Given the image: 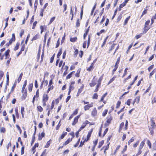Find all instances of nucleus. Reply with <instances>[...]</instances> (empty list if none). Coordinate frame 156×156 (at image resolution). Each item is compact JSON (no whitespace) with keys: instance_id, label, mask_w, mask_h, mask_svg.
<instances>
[{"instance_id":"nucleus-1","label":"nucleus","mask_w":156,"mask_h":156,"mask_svg":"<svg viewBox=\"0 0 156 156\" xmlns=\"http://www.w3.org/2000/svg\"><path fill=\"white\" fill-rule=\"evenodd\" d=\"M16 38L15 34H12V37L11 39L9 40V42L6 44V45L7 46H9L11 44L12 42L15 41Z\"/></svg>"},{"instance_id":"nucleus-2","label":"nucleus","mask_w":156,"mask_h":156,"mask_svg":"<svg viewBox=\"0 0 156 156\" xmlns=\"http://www.w3.org/2000/svg\"><path fill=\"white\" fill-rule=\"evenodd\" d=\"M49 97L47 94H44L43 97L42 102L43 103V106H45L46 105V102L48 101Z\"/></svg>"},{"instance_id":"nucleus-3","label":"nucleus","mask_w":156,"mask_h":156,"mask_svg":"<svg viewBox=\"0 0 156 156\" xmlns=\"http://www.w3.org/2000/svg\"><path fill=\"white\" fill-rule=\"evenodd\" d=\"M22 95L21 96V99L22 100H25L27 96V92L26 90H25V91H22Z\"/></svg>"},{"instance_id":"nucleus-4","label":"nucleus","mask_w":156,"mask_h":156,"mask_svg":"<svg viewBox=\"0 0 156 156\" xmlns=\"http://www.w3.org/2000/svg\"><path fill=\"white\" fill-rule=\"evenodd\" d=\"M154 118H152L151 119V126L150 127H151L152 128L154 129L155 127V122L154 120Z\"/></svg>"},{"instance_id":"nucleus-5","label":"nucleus","mask_w":156,"mask_h":156,"mask_svg":"<svg viewBox=\"0 0 156 156\" xmlns=\"http://www.w3.org/2000/svg\"><path fill=\"white\" fill-rule=\"evenodd\" d=\"M93 104L91 103L90 104H89L85 105L84 106V109L85 111H87L90 108L92 107L93 106Z\"/></svg>"},{"instance_id":"nucleus-6","label":"nucleus","mask_w":156,"mask_h":156,"mask_svg":"<svg viewBox=\"0 0 156 156\" xmlns=\"http://www.w3.org/2000/svg\"><path fill=\"white\" fill-rule=\"evenodd\" d=\"M97 110L96 108H94L92 110L91 112V115L93 116L94 117L97 115Z\"/></svg>"},{"instance_id":"nucleus-7","label":"nucleus","mask_w":156,"mask_h":156,"mask_svg":"<svg viewBox=\"0 0 156 156\" xmlns=\"http://www.w3.org/2000/svg\"><path fill=\"white\" fill-rule=\"evenodd\" d=\"M80 115L77 116L76 117H75L74 119V121L72 123V125L74 126L75 125L77 122L78 119L80 117Z\"/></svg>"},{"instance_id":"nucleus-8","label":"nucleus","mask_w":156,"mask_h":156,"mask_svg":"<svg viewBox=\"0 0 156 156\" xmlns=\"http://www.w3.org/2000/svg\"><path fill=\"white\" fill-rule=\"evenodd\" d=\"M45 133L44 132H42L41 134L39 135L38 139L39 140H41L43 137L45 136Z\"/></svg>"},{"instance_id":"nucleus-9","label":"nucleus","mask_w":156,"mask_h":156,"mask_svg":"<svg viewBox=\"0 0 156 156\" xmlns=\"http://www.w3.org/2000/svg\"><path fill=\"white\" fill-rule=\"evenodd\" d=\"M72 140V138H69L63 144V146H66L69 144Z\"/></svg>"},{"instance_id":"nucleus-10","label":"nucleus","mask_w":156,"mask_h":156,"mask_svg":"<svg viewBox=\"0 0 156 156\" xmlns=\"http://www.w3.org/2000/svg\"><path fill=\"white\" fill-rule=\"evenodd\" d=\"M112 120V117L111 116H110L109 117H108L107 118V120L106 121L107 123L108 124V125L111 122Z\"/></svg>"},{"instance_id":"nucleus-11","label":"nucleus","mask_w":156,"mask_h":156,"mask_svg":"<svg viewBox=\"0 0 156 156\" xmlns=\"http://www.w3.org/2000/svg\"><path fill=\"white\" fill-rule=\"evenodd\" d=\"M87 122H88V121H87L85 123H83L82 124L81 126L80 127V129H79V131H80L81 130L83 129L85 127V126H86V125L87 124Z\"/></svg>"},{"instance_id":"nucleus-12","label":"nucleus","mask_w":156,"mask_h":156,"mask_svg":"<svg viewBox=\"0 0 156 156\" xmlns=\"http://www.w3.org/2000/svg\"><path fill=\"white\" fill-rule=\"evenodd\" d=\"M20 46V43L19 42H17L16 44V46H15L14 50L15 51L17 50H18L19 48V47Z\"/></svg>"},{"instance_id":"nucleus-13","label":"nucleus","mask_w":156,"mask_h":156,"mask_svg":"<svg viewBox=\"0 0 156 156\" xmlns=\"http://www.w3.org/2000/svg\"><path fill=\"white\" fill-rule=\"evenodd\" d=\"M27 84V80H25L24 81V83L23 84V86L22 87V91H25V90H24L25 88V87L26 86Z\"/></svg>"},{"instance_id":"nucleus-14","label":"nucleus","mask_w":156,"mask_h":156,"mask_svg":"<svg viewBox=\"0 0 156 156\" xmlns=\"http://www.w3.org/2000/svg\"><path fill=\"white\" fill-rule=\"evenodd\" d=\"M144 141H142L140 144L139 148V149L140 150H141L143 148L144 145Z\"/></svg>"},{"instance_id":"nucleus-15","label":"nucleus","mask_w":156,"mask_h":156,"mask_svg":"<svg viewBox=\"0 0 156 156\" xmlns=\"http://www.w3.org/2000/svg\"><path fill=\"white\" fill-rule=\"evenodd\" d=\"M33 86V84L32 83H31V84H30L29 85L28 90L30 92L31 91L32 89Z\"/></svg>"},{"instance_id":"nucleus-16","label":"nucleus","mask_w":156,"mask_h":156,"mask_svg":"<svg viewBox=\"0 0 156 156\" xmlns=\"http://www.w3.org/2000/svg\"><path fill=\"white\" fill-rule=\"evenodd\" d=\"M98 142V140H96L94 142V146L92 149V151H94V150L95 149V148L96 147V146L97 145Z\"/></svg>"},{"instance_id":"nucleus-17","label":"nucleus","mask_w":156,"mask_h":156,"mask_svg":"<svg viewBox=\"0 0 156 156\" xmlns=\"http://www.w3.org/2000/svg\"><path fill=\"white\" fill-rule=\"evenodd\" d=\"M126 4L124 2L122 3V4H121L119 6V11H120L121 10V8H123V7H124L125 5H126Z\"/></svg>"},{"instance_id":"nucleus-18","label":"nucleus","mask_w":156,"mask_h":156,"mask_svg":"<svg viewBox=\"0 0 156 156\" xmlns=\"http://www.w3.org/2000/svg\"><path fill=\"white\" fill-rule=\"evenodd\" d=\"M156 71V69H154L150 73L149 78H151L152 75H153Z\"/></svg>"},{"instance_id":"nucleus-19","label":"nucleus","mask_w":156,"mask_h":156,"mask_svg":"<svg viewBox=\"0 0 156 156\" xmlns=\"http://www.w3.org/2000/svg\"><path fill=\"white\" fill-rule=\"evenodd\" d=\"M51 141V140H50L47 142L46 145L44 147L45 148H47L49 147L50 145Z\"/></svg>"},{"instance_id":"nucleus-20","label":"nucleus","mask_w":156,"mask_h":156,"mask_svg":"<svg viewBox=\"0 0 156 156\" xmlns=\"http://www.w3.org/2000/svg\"><path fill=\"white\" fill-rule=\"evenodd\" d=\"M149 29V28L147 26H145L144 27V30L143 32V33H145L147 31V30Z\"/></svg>"},{"instance_id":"nucleus-21","label":"nucleus","mask_w":156,"mask_h":156,"mask_svg":"<svg viewBox=\"0 0 156 156\" xmlns=\"http://www.w3.org/2000/svg\"><path fill=\"white\" fill-rule=\"evenodd\" d=\"M103 75H102L99 78V79L98 81V84H99V85H100L101 81H102V80L103 79Z\"/></svg>"},{"instance_id":"nucleus-22","label":"nucleus","mask_w":156,"mask_h":156,"mask_svg":"<svg viewBox=\"0 0 156 156\" xmlns=\"http://www.w3.org/2000/svg\"><path fill=\"white\" fill-rule=\"evenodd\" d=\"M9 50H7L5 53V55L6 57L5 59H6L8 55H9Z\"/></svg>"},{"instance_id":"nucleus-23","label":"nucleus","mask_w":156,"mask_h":156,"mask_svg":"<svg viewBox=\"0 0 156 156\" xmlns=\"http://www.w3.org/2000/svg\"><path fill=\"white\" fill-rule=\"evenodd\" d=\"M15 112L16 117L18 119L19 118V115H18V109H17V107H16V108H15Z\"/></svg>"},{"instance_id":"nucleus-24","label":"nucleus","mask_w":156,"mask_h":156,"mask_svg":"<svg viewBox=\"0 0 156 156\" xmlns=\"http://www.w3.org/2000/svg\"><path fill=\"white\" fill-rule=\"evenodd\" d=\"M77 40L76 37H71L70 38V41L72 42H74Z\"/></svg>"},{"instance_id":"nucleus-25","label":"nucleus","mask_w":156,"mask_h":156,"mask_svg":"<svg viewBox=\"0 0 156 156\" xmlns=\"http://www.w3.org/2000/svg\"><path fill=\"white\" fill-rule=\"evenodd\" d=\"M80 69H79L77 71L76 73L75 74V76L77 77H78L80 76Z\"/></svg>"},{"instance_id":"nucleus-26","label":"nucleus","mask_w":156,"mask_h":156,"mask_svg":"<svg viewBox=\"0 0 156 156\" xmlns=\"http://www.w3.org/2000/svg\"><path fill=\"white\" fill-rule=\"evenodd\" d=\"M130 16H128V17H127L126 19V20H125V22H124V25H126V24L128 22L129 20L130 19Z\"/></svg>"},{"instance_id":"nucleus-27","label":"nucleus","mask_w":156,"mask_h":156,"mask_svg":"<svg viewBox=\"0 0 156 156\" xmlns=\"http://www.w3.org/2000/svg\"><path fill=\"white\" fill-rule=\"evenodd\" d=\"M140 100V97H136L135 99V101H134L133 104H134V102L135 101H137V103H138L139 101Z\"/></svg>"},{"instance_id":"nucleus-28","label":"nucleus","mask_w":156,"mask_h":156,"mask_svg":"<svg viewBox=\"0 0 156 156\" xmlns=\"http://www.w3.org/2000/svg\"><path fill=\"white\" fill-rule=\"evenodd\" d=\"M94 65H93V64H91V65L90 66V67L88 68L87 69V71H90L92 70V69H93Z\"/></svg>"},{"instance_id":"nucleus-29","label":"nucleus","mask_w":156,"mask_h":156,"mask_svg":"<svg viewBox=\"0 0 156 156\" xmlns=\"http://www.w3.org/2000/svg\"><path fill=\"white\" fill-rule=\"evenodd\" d=\"M147 143L149 147V148H151V144L150 141L149 140H147Z\"/></svg>"},{"instance_id":"nucleus-30","label":"nucleus","mask_w":156,"mask_h":156,"mask_svg":"<svg viewBox=\"0 0 156 156\" xmlns=\"http://www.w3.org/2000/svg\"><path fill=\"white\" fill-rule=\"evenodd\" d=\"M55 17H53L51 18L50 21L49 23L48 24V25H50L51 23L54 20H55Z\"/></svg>"},{"instance_id":"nucleus-31","label":"nucleus","mask_w":156,"mask_h":156,"mask_svg":"<svg viewBox=\"0 0 156 156\" xmlns=\"http://www.w3.org/2000/svg\"><path fill=\"white\" fill-rule=\"evenodd\" d=\"M96 84V83L95 81H94V80H93L91 83H90V85L91 87H92L94 86Z\"/></svg>"},{"instance_id":"nucleus-32","label":"nucleus","mask_w":156,"mask_h":156,"mask_svg":"<svg viewBox=\"0 0 156 156\" xmlns=\"http://www.w3.org/2000/svg\"><path fill=\"white\" fill-rule=\"evenodd\" d=\"M107 93H105L102 97L100 101H102L104 100V98L107 95Z\"/></svg>"},{"instance_id":"nucleus-33","label":"nucleus","mask_w":156,"mask_h":156,"mask_svg":"<svg viewBox=\"0 0 156 156\" xmlns=\"http://www.w3.org/2000/svg\"><path fill=\"white\" fill-rule=\"evenodd\" d=\"M0 131L1 132L4 133L5 131V129L3 127H1L0 128Z\"/></svg>"},{"instance_id":"nucleus-34","label":"nucleus","mask_w":156,"mask_h":156,"mask_svg":"<svg viewBox=\"0 0 156 156\" xmlns=\"http://www.w3.org/2000/svg\"><path fill=\"white\" fill-rule=\"evenodd\" d=\"M92 130H91V131L90 132L88 133L87 136V140L89 139V138L91 136V133L92 132Z\"/></svg>"},{"instance_id":"nucleus-35","label":"nucleus","mask_w":156,"mask_h":156,"mask_svg":"<svg viewBox=\"0 0 156 156\" xmlns=\"http://www.w3.org/2000/svg\"><path fill=\"white\" fill-rule=\"evenodd\" d=\"M73 72H74V71L72 72L71 73H70L69 74H68L66 77V79H68L70 78L72 76V75L73 73Z\"/></svg>"},{"instance_id":"nucleus-36","label":"nucleus","mask_w":156,"mask_h":156,"mask_svg":"<svg viewBox=\"0 0 156 156\" xmlns=\"http://www.w3.org/2000/svg\"><path fill=\"white\" fill-rule=\"evenodd\" d=\"M108 111V110L107 109L105 110L103 112L102 116L104 117L107 114Z\"/></svg>"},{"instance_id":"nucleus-37","label":"nucleus","mask_w":156,"mask_h":156,"mask_svg":"<svg viewBox=\"0 0 156 156\" xmlns=\"http://www.w3.org/2000/svg\"><path fill=\"white\" fill-rule=\"evenodd\" d=\"M62 53V49H61L59 51V52L58 53L57 55V57L58 58L59 56H60L61 54Z\"/></svg>"},{"instance_id":"nucleus-38","label":"nucleus","mask_w":156,"mask_h":156,"mask_svg":"<svg viewBox=\"0 0 156 156\" xmlns=\"http://www.w3.org/2000/svg\"><path fill=\"white\" fill-rule=\"evenodd\" d=\"M131 77V75H129L123 81V83H125V82L128 79L130 78Z\"/></svg>"},{"instance_id":"nucleus-39","label":"nucleus","mask_w":156,"mask_h":156,"mask_svg":"<svg viewBox=\"0 0 156 156\" xmlns=\"http://www.w3.org/2000/svg\"><path fill=\"white\" fill-rule=\"evenodd\" d=\"M105 16H103V18H102V20H101V21H100V25H101L103 23V22L105 20Z\"/></svg>"},{"instance_id":"nucleus-40","label":"nucleus","mask_w":156,"mask_h":156,"mask_svg":"<svg viewBox=\"0 0 156 156\" xmlns=\"http://www.w3.org/2000/svg\"><path fill=\"white\" fill-rule=\"evenodd\" d=\"M134 141V139L133 137H132L129 140L128 144V145H130V144Z\"/></svg>"},{"instance_id":"nucleus-41","label":"nucleus","mask_w":156,"mask_h":156,"mask_svg":"<svg viewBox=\"0 0 156 156\" xmlns=\"http://www.w3.org/2000/svg\"><path fill=\"white\" fill-rule=\"evenodd\" d=\"M115 78V77H113L109 81L108 85H109V84H110L114 80Z\"/></svg>"},{"instance_id":"nucleus-42","label":"nucleus","mask_w":156,"mask_h":156,"mask_svg":"<svg viewBox=\"0 0 156 156\" xmlns=\"http://www.w3.org/2000/svg\"><path fill=\"white\" fill-rule=\"evenodd\" d=\"M67 133V132L63 133L62 134L60 137V138L61 139H62L66 135Z\"/></svg>"},{"instance_id":"nucleus-43","label":"nucleus","mask_w":156,"mask_h":156,"mask_svg":"<svg viewBox=\"0 0 156 156\" xmlns=\"http://www.w3.org/2000/svg\"><path fill=\"white\" fill-rule=\"evenodd\" d=\"M128 69L127 68H126L125 69V70H124V74L122 76V78H123L125 76L126 74V73H127V70H128Z\"/></svg>"},{"instance_id":"nucleus-44","label":"nucleus","mask_w":156,"mask_h":156,"mask_svg":"<svg viewBox=\"0 0 156 156\" xmlns=\"http://www.w3.org/2000/svg\"><path fill=\"white\" fill-rule=\"evenodd\" d=\"M103 143H104V142H103V141H101L100 142H99V143L98 146V148H100V147H101L103 144Z\"/></svg>"},{"instance_id":"nucleus-45","label":"nucleus","mask_w":156,"mask_h":156,"mask_svg":"<svg viewBox=\"0 0 156 156\" xmlns=\"http://www.w3.org/2000/svg\"><path fill=\"white\" fill-rule=\"evenodd\" d=\"M154 66V65H152L150 66L148 68V70L149 72H150V71L153 69Z\"/></svg>"},{"instance_id":"nucleus-46","label":"nucleus","mask_w":156,"mask_h":156,"mask_svg":"<svg viewBox=\"0 0 156 156\" xmlns=\"http://www.w3.org/2000/svg\"><path fill=\"white\" fill-rule=\"evenodd\" d=\"M37 3H38V0H35V3L34 4V6L35 7V9H36L37 6Z\"/></svg>"},{"instance_id":"nucleus-47","label":"nucleus","mask_w":156,"mask_h":156,"mask_svg":"<svg viewBox=\"0 0 156 156\" xmlns=\"http://www.w3.org/2000/svg\"><path fill=\"white\" fill-rule=\"evenodd\" d=\"M121 104V102L120 101H118L117 104H116V108H118L120 105Z\"/></svg>"},{"instance_id":"nucleus-48","label":"nucleus","mask_w":156,"mask_h":156,"mask_svg":"<svg viewBox=\"0 0 156 156\" xmlns=\"http://www.w3.org/2000/svg\"><path fill=\"white\" fill-rule=\"evenodd\" d=\"M98 97V95L97 93H95L93 96V99H97Z\"/></svg>"},{"instance_id":"nucleus-49","label":"nucleus","mask_w":156,"mask_h":156,"mask_svg":"<svg viewBox=\"0 0 156 156\" xmlns=\"http://www.w3.org/2000/svg\"><path fill=\"white\" fill-rule=\"evenodd\" d=\"M37 109L39 111L41 112L43 110V108L40 106H39L37 107Z\"/></svg>"},{"instance_id":"nucleus-50","label":"nucleus","mask_w":156,"mask_h":156,"mask_svg":"<svg viewBox=\"0 0 156 156\" xmlns=\"http://www.w3.org/2000/svg\"><path fill=\"white\" fill-rule=\"evenodd\" d=\"M44 9H41L40 15L42 17L43 15V12L44 11Z\"/></svg>"},{"instance_id":"nucleus-51","label":"nucleus","mask_w":156,"mask_h":156,"mask_svg":"<svg viewBox=\"0 0 156 156\" xmlns=\"http://www.w3.org/2000/svg\"><path fill=\"white\" fill-rule=\"evenodd\" d=\"M4 74L3 72L1 71H0V80H1L2 77L3 76Z\"/></svg>"},{"instance_id":"nucleus-52","label":"nucleus","mask_w":156,"mask_h":156,"mask_svg":"<svg viewBox=\"0 0 156 156\" xmlns=\"http://www.w3.org/2000/svg\"><path fill=\"white\" fill-rule=\"evenodd\" d=\"M7 82L8 84L9 82V75L8 73L7 72L6 74Z\"/></svg>"},{"instance_id":"nucleus-53","label":"nucleus","mask_w":156,"mask_h":156,"mask_svg":"<svg viewBox=\"0 0 156 156\" xmlns=\"http://www.w3.org/2000/svg\"><path fill=\"white\" fill-rule=\"evenodd\" d=\"M80 139L79 138L77 142L76 143V144L74 145V147H77L78 146V144H79V142H80Z\"/></svg>"},{"instance_id":"nucleus-54","label":"nucleus","mask_w":156,"mask_h":156,"mask_svg":"<svg viewBox=\"0 0 156 156\" xmlns=\"http://www.w3.org/2000/svg\"><path fill=\"white\" fill-rule=\"evenodd\" d=\"M66 51L65 50L64 51L63 55H62V58L63 59H65V58L66 55Z\"/></svg>"},{"instance_id":"nucleus-55","label":"nucleus","mask_w":156,"mask_h":156,"mask_svg":"<svg viewBox=\"0 0 156 156\" xmlns=\"http://www.w3.org/2000/svg\"><path fill=\"white\" fill-rule=\"evenodd\" d=\"M153 148L154 150H156V141L153 144Z\"/></svg>"},{"instance_id":"nucleus-56","label":"nucleus","mask_w":156,"mask_h":156,"mask_svg":"<svg viewBox=\"0 0 156 156\" xmlns=\"http://www.w3.org/2000/svg\"><path fill=\"white\" fill-rule=\"evenodd\" d=\"M80 23L79 21V19H78L77 20L76 22V26L77 27H78L80 26Z\"/></svg>"},{"instance_id":"nucleus-57","label":"nucleus","mask_w":156,"mask_h":156,"mask_svg":"<svg viewBox=\"0 0 156 156\" xmlns=\"http://www.w3.org/2000/svg\"><path fill=\"white\" fill-rule=\"evenodd\" d=\"M100 85H99V84H97L96 86V88L94 90L95 92H97L98 90V88L99 87Z\"/></svg>"},{"instance_id":"nucleus-58","label":"nucleus","mask_w":156,"mask_h":156,"mask_svg":"<svg viewBox=\"0 0 156 156\" xmlns=\"http://www.w3.org/2000/svg\"><path fill=\"white\" fill-rule=\"evenodd\" d=\"M118 67V66H117V65H115L114 66V68L113 70V73L116 70Z\"/></svg>"},{"instance_id":"nucleus-59","label":"nucleus","mask_w":156,"mask_h":156,"mask_svg":"<svg viewBox=\"0 0 156 156\" xmlns=\"http://www.w3.org/2000/svg\"><path fill=\"white\" fill-rule=\"evenodd\" d=\"M55 104V101L54 100H53L52 101L51 106V109H52L54 107Z\"/></svg>"},{"instance_id":"nucleus-60","label":"nucleus","mask_w":156,"mask_h":156,"mask_svg":"<svg viewBox=\"0 0 156 156\" xmlns=\"http://www.w3.org/2000/svg\"><path fill=\"white\" fill-rule=\"evenodd\" d=\"M139 141H138L135 144H134L133 145V147H136L138 145Z\"/></svg>"},{"instance_id":"nucleus-61","label":"nucleus","mask_w":156,"mask_h":156,"mask_svg":"<svg viewBox=\"0 0 156 156\" xmlns=\"http://www.w3.org/2000/svg\"><path fill=\"white\" fill-rule=\"evenodd\" d=\"M74 89V87H73V86L70 85L69 90L72 91Z\"/></svg>"},{"instance_id":"nucleus-62","label":"nucleus","mask_w":156,"mask_h":156,"mask_svg":"<svg viewBox=\"0 0 156 156\" xmlns=\"http://www.w3.org/2000/svg\"><path fill=\"white\" fill-rule=\"evenodd\" d=\"M78 109H77L72 114L73 115H76L78 113Z\"/></svg>"},{"instance_id":"nucleus-63","label":"nucleus","mask_w":156,"mask_h":156,"mask_svg":"<svg viewBox=\"0 0 156 156\" xmlns=\"http://www.w3.org/2000/svg\"><path fill=\"white\" fill-rule=\"evenodd\" d=\"M124 125V123L123 122H122L120 126V129H121L123 127Z\"/></svg>"},{"instance_id":"nucleus-64","label":"nucleus","mask_w":156,"mask_h":156,"mask_svg":"<svg viewBox=\"0 0 156 156\" xmlns=\"http://www.w3.org/2000/svg\"><path fill=\"white\" fill-rule=\"evenodd\" d=\"M86 44H87V41H84L83 44V47L84 48H85L86 47Z\"/></svg>"}]
</instances>
